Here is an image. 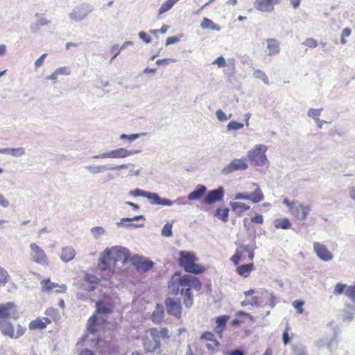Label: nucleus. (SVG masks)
Here are the masks:
<instances>
[{
    "instance_id": "9",
    "label": "nucleus",
    "mask_w": 355,
    "mask_h": 355,
    "mask_svg": "<svg viewBox=\"0 0 355 355\" xmlns=\"http://www.w3.org/2000/svg\"><path fill=\"white\" fill-rule=\"evenodd\" d=\"M189 277L184 275L181 277L180 274L175 272L171 277L168 283V288L170 291L177 295L179 293H181V289L188 286Z\"/></svg>"
},
{
    "instance_id": "57",
    "label": "nucleus",
    "mask_w": 355,
    "mask_h": 355,
    "mask_svg": "<svg viewBox=\"0 0 355 355\" xmlns=\"http://www.w3.org/2000/svg\"><path fill=\"white\" fill-rule=\"evenodd\" d=\"M303 45L307 46L310 48H315L318 45L317 41L313 38H307L303 43Z\"/></svg>"
},
{
    "instance_id": "58",
    "label": "nucleus",
    "mask_w": 355,
    "mask_h": 355,
    "mask_svg": "<svg viewBox=\"0 0 355 355\" xmlns=\"http://www.w3.org/2000/svg\"><path fill=\"white\" fill-rule=\"evenodd\" d=\"M213 21L208 19V18H204L200 24V26L202 29L205 28H211V25L213 24Z\"/></svg>"
},
{
    "instance_id": "5",
    "label": "nucleus",
    "mask_w": 355,
    "mask_h": 355,
    "mask_svg": "<svg viewBox=\"0 0 355 355\" xmlns=\"http://www.w3.org/2000/svg\"><path fill=\"white\" fill-rule=\"evenodd\" d=\"M144 350L148 353L155 352L161 346L160 340L157 338V329L151 328L146 331L143 339Z\"/></svg>"
},
{
    "instance_id": "45",
    "label": "nucleus",
    "mask_w": 355,
    "mask_h": 355,
    "mask_svg": "<svg viewBox=\"0 0 355 355\" xmlns=\"http://www.w3.org/2000/svg\"><path fill=\"white\" fill-rule=\"evenodd\" d=\"M25 154V149L22 147H19L16 148H10V155L15 157H19Z\"/></svg>"
},
{
    "instance_id": "28",
    "label": "nucleus",
    "mask_w": 355,
    "mask_h": 355,
    "mask_svg": "<svg viewBox=\"0 0 355 355\" xmlns=\"http://www.w3.org/2000/svg\"><path fill=\"white\" fill-rule=\"evenodd\" d=\"M164 316V306L157 304L155 309L152 314V320L157 324L160 323Z\"/></svg>"
},
{
    "instance_id": "33",
    "label": "nucleus",
    "mask_w": 355,
    "mask_h": 355,
    "mask_svg": "<svg viewBox=\"0 0 355 355\" xmlns=\"http://www.w3.org/2000/svg\"><path fill=\"white\" fill-rule=\"evenodd\" d=\"M254 265L252 263L248 264H243L237 268L236 271L241 276L248 277L252 271Z\"/></svg>"
},
{
    "instance_id": "19",
    "label": "nucleus",
    "mask_w": 355,
    "mask_h": 355,
    "mask_svg": "<svg viewBox=\"0 0 355 355\" xmlns=\"http://www.w3.org/2000/svg\"><path fill=\"white\" fill-rule=\"evenodd\" d=\"M144 198L150 200L152 205L166 206V205L171 203V200L166 198H161L160 196L156 193L147 191Z\"/></svg>"
},
{
    "instance_id": "12",
    "label": "nucleus",
    "mask_w": 355,
    "mask_h": 355,
    "mask_svg": "<svg viewBox=\"0 0 355 355\" xmlns=\"http://www.w3.org/2000/svg\"><path fill=\"white\" fill-rule=\"evenodd\" d=\"M131 165L130 163L124 164L121 165H116L113 166H107V165H86L85 166V169L88 171L92 174H97L100 173L105 172L107 170H121L123 168H127L128 166Z\"/></svg>"
},
{
    "instance_id": "18",
    "label": "nucleus",
    "mask_w": 355,
    "mask_h": 355,
    "mask_svg": "<svg viewBox=\"0 0 355 355\" xmlns=\"http://www.w3.org/2000/svg\"><path fill=\"white\" fill-rule=\"evenodd\" d=\"M132 261L138 270L144 272L150 270L153 266V263L150 261L144 259L139 256L134 257Z\"/></svg>"
},
{
    "instance_id": "46",
    "label": "nucleus",
    "mask_w": 355,
    "mask_h": 355,
    "mask_svg": "<svg viewBox=\"0 0 355 355\" xmlns=\"http://www.w3.org/2000/svg\"><path fill=\"white\" fill-rule=\"evenodd\" d=\"M243 127V124L242 123H239L235 121H232L227 124V129L228 131L237 130L241 129Z\"/></svg>"
},
{
    "instance_id": "59",
    "label": "nucleus",
    "mask_w": 355,
    "mask_h": 355,
    "mask_svg": "<svg viewBox=\"0 0 355 355\" xmlns=\"http://www.w3.org/2000/svg\"><path fill=\"white\" fill-rule=\"evenodd\" d=\"M121 51V50L119 48L118 45L116 44H114L112 46L111 51L114 53V55L110 60V63H112V60L120 54Z\"/></svg>"
},
{
    "instance_id": "61",
    "label": "nucleus",
    "mask_w": 355,
    "mask_h": 355,
    "mask_svg": "<svg viewBox=\"0 0 355 355\" xmlns=\"http://www.w3.org/2000/svg\"><path fill=\"white\" fill-rule=\"evenodd\" d=\"M345 288H346L345 284L338 283L335 286L334 293L336 294H341L343 293H345V291L346 290Z\"/></svg>"
},
{
    "instance_id": "44",
    "label": "nucleus",
    "mask_w": 355,
    "mask_h": 355,
    "mask_svg": "<svg viewBox=\"0 0 355 355\" xmlns=\"http://www.w3.org/2000/svg\"><path fill=\"white\" fill-rule=\"evenodd\" d=\"M322 110H323L322 108H320V109L311 108L309 110L307 115H308V116L313 118L315 121L316 120L319 119V116H320Z\"/></svg>"
},
{
    "instance_id": "47",
    "label": "nucleus",
    "mask_w": 355,
    "mask_h": 355,
    "mask_svg": "<svg viewBox=\"0 0 355 355\" xmlns=\"http://www.w3.org/2000/svg\"><path fill=\"white\" fill-rule=\"evenodd\" d=\"M91 232L95 239L99 238L101 235L104 234L105 231L103 227H94L91 229Z\"/></svg>"
},
{
    "instance_id": "43",
    "label": "nucleus",
    "mask_w": 355,
    "mask_h": 355,
    "mask_svg": "<svg viewBox=\"0 0 355 355\" xmlns=\"http://www.w3.org/2000/svg\"><path fill=\"white\" fill-rule=\"evenodd\" d=\"M248 304H250L251 306L257 307L261 305V303L259 300L258 297H256V296L253 297L250 300H243V302H241V305L242 306H245Z\"/></svg>"
},
{
    "instance_id": "31",
    "label": "nucleus",
    "mask_w": 355,
    "mask_h": 355,
    "mask_svg": "<svg viewBox=\"0 0 355 355\" xmlns=\"http://www.w3.org/2000/svg\"><path fill=\"white\" fill-rule=\"evenodd\" d=\"M229 319V316L227 315H221L216 318V324L217 326L216 327V331L218 334H220V337H221V334L223 329L225 327V324Z\"/></svg>"
},
{
    "instance_id": "53",
    "label": "nucleus",
    "mask_w": 355,
    "mask_h": 355,
    "mask_svg": "<svg viewBox=\"0 0 355 355\" xmlns=\"http://www.w3.org/2000/svg\"><path fill=\"white\" fill-rule=\"evenodd\" d=\"M345 294L352 298V300L355 302V286H349L346 288L345 291Z\"/></svg>"
},
{
    "instance_id": "34",
    "label": "nucleus",
    "mask_w": 355,
    "mask_h": 355,
    "mask_svg": "<svg viewBox=\"0 0 355 355\" xmlns=\"http://www.w3.org/2000/svg\"><path fill=\"white\" fill-rule=\"evenodd\" d=\"M96 311L99 313H109L112 312V307L110 304L102 301L96 302Z\"/></svg>"
},
{
    "instance_id": "41",
    "label": "nucleus",
    "mask_w": 355,
    "mask_h": 355,
    "mask_svg": "<svg viewBox=\"0 0 355 355\" xmlns=\"http://www.w3.org/2000/svg\"><path fill=\"white\" fill-rule=\"evenodd\" d=\"M146 135V133H135V134H131V135H126V134H122L120 135V139L121 140H128V141L131 142L132 141H135L137 139H139L140 137Z\"/></svg>"
},
{
    "instance_id": "35",
    "label": "nucleus",
    "mask_w": 355,
    "mask_h": 355,
    "mask_svg": "<svg viewBox=\"0 0 355 355\" xmlns=\"http://www.w3.org/2000/svg\"><path fill=\"white\" fill-rule=\"evenodd\" d=\"M179 0H166L159 8L158 14L162 15L171 10Z\"/></svg>"
},
{
    "instance_id": "7",
    "label": "nucleus",
    "mask_w": 355,
    "mask_h": 355,
    "mask_svg": "<svg viewBox=\"0 0 355 355\" xmlns=\"http://www.w3.org/2000/svg\"><path fill=\"white\" fill-rule=\"evenodd\" d=\"M141 150H127L123 148H120L116 150H110L108 152L102 153L94 155L92 158L94 159H104V158H125L128 156L139 153Z\"/></svg>"
},
{
    "instance_id": "64",
    "label": "nucleus",
    "mask_w": 355,
    "mask_h": 355,
    "mask_svg": "<svg viewBox=\"0 0 355 355\" xmlns=\"http://www.w3.org/2000/svg\"><path fill=\"white\" fill-rule=\"evenodd\" d=\"M139 37L140 40H142L146 44H148L151 42V38L149 36H148L147 34L144 31H141L139 33Z\"/></svg>"
},
{
    "instance_id": "27",
    "label": "nucleus",
    "mask_w": 355,
    "mask_h": 355,
    "mask_svg": "<svg viewBox=\"0 0 355 355\" xmlns=\"http://www.w3.org/2000/svg\"><path fill=\"white\" fill-rule=\"evenodd\" d=\"M252 186L254 187V191L249 193L250 200L253 203H258L263 200V194L257 183H252Z\"/></svg>"
},
{
    "instance_id": "42",
    "label": "nucleus",
    "mask_w": 355,
    "mask_h": 355,
    "mask_svg": "<svg viewBox=\"0 0 355 355\" xmlns=\"http://www.w3.org/2000/svg\"><path fill=\"white\" fill-rule=\"evenodd\" d=\"M215 216L220 217L223 222H227L229 216V209L225 208L223 209H221L220 208H218L216 210Z\"/></svg>"
},
{
    "instance_id": "49",
    "label": "nucleus",
    "mask_w": 355,
    "mask_h": 355,
    "mask_svg": "<svg viewBox=\"0 0 355 355\" xmlns=\"http://www.w3.org/2000/svg\"><path fill=\"white\" fill-rule=\"evenodd\" d=\"M216 116L220 121H225L232 117V114L227 116L222 110L219 109L216 110Z\"/></svg>"
},
{
    "instance_id": "17",
    "label": "nucleus",
    "mask_w": 355,
    "mask_h": 355,
    "mask_svg": "<svg viewBox=\"0 0 355 355\" xmlns=\"http://www.w3.org/2000/svg\"><path fill=\"white\" fill-rule=\"evenodd\" d=\"M279 2V0H256L254 7L261 12H270L273 10L274 5Z\"/></svg>"
},
{
    "instance_id": "38",
    "label": "nucleus",
    "mask_w": 355,
    "mask_h": 355,
    "mask_svg": "<svg viewBox=\"0 0 355 355\" xmlns=\"http://www.w3.org/2000/svg\"><path fill=\"white\" fill-rule=\"evenodd\" d=\"M185 276H187L189 279V280L188 281L189 284L187 286H189V288L192 287L196 291L200 290L202 284L196 277L188 275H185Z\"/></svg>"
},
{
    "instance_id": "1",
    "label": "nucleus",
    "mask_w": 355,
    "mask_h": 355,
    "mask_svg": "<svg viewBox=\"0 0 355 355\" xmlns=\"http://www.w3.org/2000/svg\"><path fill=\"white\" fill-rule=\"evenodd\" d=\"M130 258L129 251L121 246L106 248L101 254L98 268L102 270L112 271L117 263H125Z\"/></svg>"
},
{
    "instance_id": "10",
    "label": "nucleus",
    "mask_w": 355,
    "mask_h": 355,
    "mask_svg": "<svg viewBox=\"0 0 355 355\" xmlns=\"http://www.w3.org/2000/svg\"><path fill=\"white\" fill-rule=\"evenodd\" d=\"M248 166L244 157L232 159L227 165L225 166L221 171L223 175H227L236 171H244Z\"/></svg>"
},
{
    "instance_id": "54",
    "label": "nucleus",
    "mask_w": 355,
    "mask_h": 355,
    "mask_svg": "<svg viewBox=\"0 0 355 355\" xmlns=\"http://www.w3.org/2000/svg\"><path fill=\"white\" fill-rule=\"evenodd\" d=\"M304 302L303 301L295 300L293 302V306L297 310L298 313H303V309L302 308Z\"/></svg>"
},
{
    "instance_id": "6",
    "label": "nucleus",
    "mask_w": 355,
    "mask_h": 355,
    "mask_svg": "<svg viewBox=\"0 0 355 355\" xmlns=\"http://www.w3.org/2000/svg\"><path fill=\"white\" fill-rule=\"evenodd\" d=\"M93 10L92 5L83 3L76 6L69 13V17L71 21L79 22L85 19Z\"/></svg>"
},
{
    "instance_id": "24",
    "label": "nucleus",
    "mask_w": 355,
    "mask_h": 355,
    "mask_svg": "<svg viewBox=\"0 0 355 355\" xmlns=\"http://www.w3.org/2000/svg\"><path fill=\"white\" fill-rule=\"evenodd\" d=\"M261 297L264 300V304H268L271 308H274L277 304L276 297L272 293L269 292L267 290H261L260 291Z\"/></svg>"
},
{
    "instance_id": "39",
    "label": "nucleus",
    "mask_w": 355,
    "mask_h": 355,
    "mask_svg": "<svg viewBox=\"0 0 355 355\" xmlns=\"http://www.w3.org/2000/svg\"><path fill=\"white\" fill-rule=\"evenodd\" d=\"M11 277L8 272L0 266V284H5L10 282Z\"/></svg>"
},
{
    "instance_id": "29",
    "label": "nucleus",
    "mask_w": 355,
    "mask_h": 355,
    "mask_svg": "<svg viewBox=\"0 0 355 355\" xmlns=\"http://www.w3.org/2000/svg\"><path fill=\"white\" fill-rule=\"evenodd\" d=\"M181 295H184V304L187 308H190L193 304V294L191 288L181 289Z\"/></svg>"
},
{
    "instance_id": "21",
    "label": "nucleus",
    "mask_w": 355,
    "mask_h": 355,
    "mask_svg": "<svg viewBox=\"0 0 355 355\" xmlns=\"http://www.w3.org/2000/svg\"><path fill=\"white\" fill-rule=\"evenodd\" d=\"M15 304L13 302H7L0 304V318L8 319L14 312Z\"/></svg>"
},
{
    "instance_id": "20",
    "label": "nucleus",
    "mask_w": 355,
    "mask_h": 355,
    "mask_svg": "<svg viewBox=\"0 0 355 355\" xmlns=\"http://www.w3.org/2000/svg\"><path fill=\"white\" fill-rule=\"evenodd\" d=\"M76 254V250L72 247L67 246L62 249L60 259L64 263H68L73 259Z\"/></svg>"
},
{
    "instance_id": "25",
    "label": "nucleus",
    "mask_w": 355,
    "mask_h": 355,
    "mask_svg": "<svg viewBox=\"0 0 355 355\" xmlns=\"http://www.w3.org/2000/svg\"><path fill=\"white\" fill-rule=\"evenodd\" d=\"M142 218H144V216L143 215L136 216H134L132 218H129V217L123 218L122 219H121V220L119 222L116 223V225L118 226H119V227L123 226V227H143L144 226L143 224H141V225H137V224H135V223H124V222H131V221H134V220H139L142 219Z\"/></svg>"
},
{
    "instance_id": "52",
    "label": "nucleus",
    "mask_w": 355,
    "mask_h": 355,
    "mask_svg": "<svg viewBox=\"0 0 355 355\" xmlns=\"http://www.w3.org/2000/svg\"><path fill=\"white\" fill-rule=\"evenodd\" d=\"M58 75L69 76L71 74V69L69 67H62L57 68L55 70Z\"/></svg>"
},
{
    "instance_id": "40",
    "label": "nucleus",
    "mask_w": 355,
    "mask_h": 355,
    "mask_svg": "<svg viewBox=\"0 0 355 355\" xmlns=\"http://www.w3.org/2000/svg\"><path fill=\"white\" fill-rule=\"evenodd\" d=\"M253 77L261 80L266 85H270L269 80L266 74L260 69H257L254 71Z\"/></svg>"
},
{
    "instance_id": "14",
    "label": "nucleus",
    "mask_w": 355,
    "mask_h": 355,
    "mask_svg": "<svg viewBox=\"0 0 355 355\" xmlns=\"http://www.w3.org/2000/svg\"><path fill=\"white\" fill-rule=\"evenodd\" d=\"M224 189L222 187L216 189L209 191L205 196L203 203L206 205H211L215 202L220 201L223 198Z\"/></svg>"
},
{
    "instance_id": "26",
    "label": "nucleus",
    "mask_w": 355,
    "mask_h": 355,
    "mask_svg": "<svg viewBox=\"0 0 355 355\" xmlns=\"http://www.w3.org/2000/svg\"><path fill=\"white\" fill-rule=\"evenodd\" d=\"M47 323H51V320L47 318H44L42 320L37 318L32 320L28 325L31 330L42 329L46 327Z\"/></svg>"
},
{
    "instance_id": "55",
    "label": "nucleus",
    "mask_w": 355,
    "mask_h": 355,
    "mask_svg": "<svg viewBox=\"0 0 355 355\" xmlns=\"http://www.w3.org/2000/svg\"><path fill=\"white\" fill-rule=\"evenodd\" d=\"M146 192L147 191L141 190L140 189H136L135 190L130 191L129 194L135 197L141 196L144 198L146 196Z\"/></svg>"
},
{
    "instance_id": "15",
    "label": "nucleus",
    "mask_w": 355,
    "mask_h": 355,
    "mask_svg": "<svg viewBox=\"0 0 355 355\" xmlns=\"http://www.w3.org/2000/svg\"><path fill=\"white\" fill-rule=\"evenodd\" d=\"M42 291L44 292L55 291L56 293H64L67 291V286L64 284H58L51 282L50 279H45L41 282Z\"/></svg>"
},
{
    "instance_id": "48",
    "label": "nucleus",
    "mask_w": 355,
    "mask_h": 355,
    "mask_svg": "<svg viewBox=\"0 0 355 355\" xmlns=\"http://www.w3.org/2000/svg\"><path fill=\"white\" fill-rule=\"evenodd\" d=\"M172 224L167 223L164 225L162 230V235L164 236H171L172 235Z\"/></svg>"
},
{
    "instance_id": "16",
    "label": "nucleus",
    "mask_w": 355,
    "mask_h": 355,
    "mask_svg": "<svg viewBox=\"0 0 355 355\" xmlns=\"http://www.w3.org/2000/svg\"><path fill=\"white\" fill-rule=\"evenodd\" d=\"M313 250L317 256L322 261H329L333 259V254L327 248L318 242L314 243Z\"/></svg>"
},
{
    "instance_id": "60",
    "label": "nucleus",
    "mask_w": 355,
    "mask_h": 355,
    "mask_svg": "<svg viewBox=\"0 0 355 355\" xmlns=\"http://www.w3.org/2000/svg\"><path fill=\"white\" fill-rule=\"evenodd\" d=\"M46 55H47L46 53H43L41 55V56L37 60H36V61L35 62V64H34L35 69H38L44 64V59L46 57Z\"/></svg>"
},
{
    "instance_id": "37",
    "label": "nucleus",
    "mask_w": 355,
    "mask_h": 355,
    "mask_svg": "<svg viewBox=\"0 0 355 355\" xmlns=\"http://www.w3.org/2000/svg\"><path fill=\"white\" fill-rule=\"evenodd\" d=\"M291 349L293 355H309L306 347L301 345H293Z\"/></svg>"
},
{
    "instance_id": "50",
    "label": "nucleus",
    "mask_w": 355,
    "mask_h": 355,
    "mask_svg": "<svg viewBox=\"0 0 355 355\" xmlns=\"http://www.w3.org/2000/svg\"><path fill=\"white\" fill-rule=\"evenodd\" d=\"M96 316L92 315L89 318L88 321V327L87 329L92 334H94L96 329H95V322L96 321Z\"/></svg>"
},
{
    "instance_id": "11",
    "label": "nucleus",
    "mask_w": 355,
    "mask_h": 355,
    "mask_svg": "<svg viewBox=\"0 0 355 355\" xmlns=\"http://www.w3.org/2000/svg\"><path fill=\"white\" fill-rule=\"evenodd\" d=\"M166 311L168 314L175 315L180 318L182 313V306L179 299L168 297L165 300Z\"/></svg>"
},
{
    "instance_id": "63",
    "label": "nucleus",
    "mask_w": 355,
    "mask_h": 355,
    "mask_svg": "<svg viewBox=\"0 0 355 355\" xmlns=\"http://www.w3.org/2000/svg\"><path fill=\"white\" fill-rule=\"evenodd\" d=\"M239 248L236 249L235 254L231 257V261L235 264L237 265L240 261L241 254L239 252Z\"/></svg>"
},
{
    "instance_id": "3",
    "label": "nucleus",
    "mask_w": 355,
    "mask_h": 355,
    "mask_svg": "<svg viewBox=\"0 0 355 355\" xmlns=\"http://www.w3.org/2000/svg\"><path fill=\"white\" fill-rule=\"evenodd\" d=\"M179 255L180 265L184 268L187 272L193 274H199L203 272V267L194 263L196 257L193 254L189 252L180 251Z\"/></svg>"
},
{
    "instance_id": "22",
    "label": "nucleus",
    "mask_w": 355,
    "mask_h": 355,
    "mask_svg": "<svg viewBox=\"0 0 355 355\" xmlns=\"http://www.w3.org/2000/svg\"><path fill=\"white\" fill-rule=\"evenodd\" d=\"M207 187L205 185L198 184L196 189L187 196V198L189 200H198L205 193Z\"/></svg>"
},
{
    "instance_id": "32",
    "label": "nucleus",
    "mask_w": 355,
    "mask_h": 355,
    "mask_svg": "<svg viewBox=\"0 0 355 355\" xmlns=\"http://www.w3.org/2000/svg\"><path fill=\"white\" fill-rule=\"evenodd\" d=\"M212 64H217L218 66V67L229 66V67H232V69H234V66H235L234 59L230 60L228 61V63H227L225 58L223 56H219L218 58H217L216 60H214L212 62Z\"/></svg>"
},
{
    "instance_id": "8",
    "label": "nucleus",
    "mask_w": 355,
    "mask_h": 355,
    "mask_svg": "<svg viewBox=\"0 0 355 355\" xmlns=\"http://www.w3.org/2000/svg\"><path fill=\"white\" fill-rule=\"evenodd\" d=\"M30 259L31 261L43 266L49 265L48 257L42 248L36 243H32L30 244Z\"/></svg>"
},
{
    "instance_id": "62",
    "label": "nucleus",
    "mask_w": 355,
    "mask_h": 355,
    "mask_svg": "<svg viewBox=\"0 0 355 355\" xmlns=\"http://www.w3.org/2000/svg\"><path fill=\"white\" fill-rule=\"evenodd\" d=\"M168 331L166 328H162L160 330L157 329V338L160 340V338H168Z\"/></svg>"
},
{
    "instance_id": "4",
    "label": "nucleus",
    "mask_w": 355,
    "mask_h": 355,
    "mask_svg": "<svg viewBox=\"0 0 355 355\" xmlns=\"http://www.w3.org/2000/svg\"><path fill=\"white\" fill-rule=\"evenodd\" d=\"M0 331L4 336L12 339H18L25 334L26 328L18 324L15 332L13 324L8 319L0 318Z\"/></svg>"
},
{
    "instance_id": "23",
    "label": "nucleus",
    "mask_w": 355,
    "mask_h": 355,
    "mask_svg": "<svg viewBox=\"0 0 355 355\" xmlns=\"http://www.w3.org/2000/svg\"><path fill=\"white\" fill-rule=\"evenodd\" d=\"M268 55H276L280 51L279 42L274 38L266 40Z\"/></svg>"
},
{
    "instance_id": "36",
    "label": "nucleus",
    "mask_w": 355,
    "mask_h": 355,
    "mask_svg": "<svg viewBox=\"0 0 355 355\" xmlns=\"http://www.w3.org/2000/svg\"><path fill=\"white\" fill-rule=\"evenodd\" d=\"M274 225L276 228L287 230L291 227V223L288 218H277L274 221Z\"/></svg>"
},
{
    "instance_id": "30",
    "label": "nucleus",
    "mask_w": 355,
    "mask_h": 355,
    "mask_svg": "<svg viewBox=\"0 0 355 355\" xmlns=\"http://www.w3.org/2000/svg\"><path fill=\"white\" fill-rule=\"evenodd\" d=\"M232 209L236 214H241L244 211L250 209V206L239 202H230Z\"/></svg>"
},
{
    "instance_id": "13",
    "label": "nucleus",
    "mask_w": 355,
    "mask_h": 355,
    "mask_svg": "<svg viewBox=\"0 0 355 355\" xmlns=\"http://www.w3.org/2000/svg\"><path fill=\"white\" fill-rule=\"evenodd\" d=\"M310 211V206L304 205L298 201V204L292 207L289 211L295 218L303 220L306 219Z\"/></svg>"
},
{
    "instance_id": "51",
    "label": "nucleus",
    "mask_w": 355,
    "mask_h": 355,
    "mask_svg": "<svg viewBox=\"0 0 355 355\" xmlns=\"http://www.w3.org/2000/svg\"><path fill=\"white\" fill-rule=\"evenodd\" d=\"M200 340L210 342L216 340L214 338V334L209 331H206L204 334H202V336H200Z\"/></svg>"
},
{
    "instance_id": "2",
    "label": "nucleus",
    "mask_w": 355,
    "mask_h": 355,
    "mask_svg": "<svg viewBox=\"0 0 355 355\" xmlns=\"http://www.w3.org/2000/svg\"><path fill=\"white\" fill-rule=\"evenodd\" d=\"M267 150V146L257 144L248 152L247 157L252 165L258 166H266L269 163L266 155Z\"/></svg>"
},
{
    "instance_id": "56",
    "label": "nucleus",
    "mask_w": 355,
    "mask_h": 355,
    "mask_svg": "<svg viewBox=\"0 0 355 355\" xmlns=\"http://www.w3.org/2000/svg\"><path fill=\"white\" fill-rule=\"evenodd\" d=\"M171 204L166 205V206H171L173 205H186L188 204V202L184 200V198L179 197L175 200H171Z\"/></svg>"
}]
</instances>
